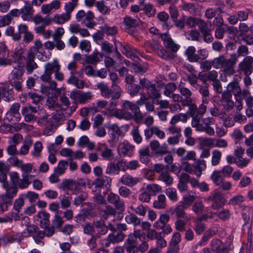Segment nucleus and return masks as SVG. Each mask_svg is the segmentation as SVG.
<instances>
[{
	"mask_svg": "<svg viewBox=\"0 0 253 253\" xmlns=\"http://www.w3.org/2000/svg\"><path fill=\"white\" fill-rule=\"evenodd\" d=\"M238 58L235 54L231 55L230 58L221 55L214 58V68L220 69L225 75L231 76L235 73L234 67L238 61Z\"/></svg>",
	"mask_w": 253,
	"mask_h": 253,
	"instance_id": "1",
	"label": "nucleus"
},
{
	"mask_svg": "<svg viewBox=\"0 0 253 253\" xmlns=\"http://www.w3.org/2000/svg\"><path fill=\"white\" fill-rule=\"evenodd\" d=\"M215 123V120L212 117H207L202 118V116L200 117L197 121H194L191 124L192 126L195 128L198 131H205L207 134L210 136L214 134V130L211 125H213Z\"/></svg>",
	"mask_w": 253,
	"mask_h": 253,
	"instance_id": "2",
	"label": "nucleus"
},
{
	"mask_svg": "<svg viewBox=\"0 0 253 253\" xmlns=\"http://www.w3.org/2000/svg\"><path fill=\"white\" fill-rule=\"evenodd\" d=\"M108 129L109 130V135L110 137L109 142L111 144H114L119 141L120 137H124L128 130V126H119L118 125L113 124L108 126Z\"/></svg>",
	"mask_w": 253,
	"mask_h": 253,
	"instance_id": "3",
	"label": "nucleus"
},
{
	"mask_svg": "<svg viewBox=\"0 0 253 253\" xmlns=\"http://www.w3.org/2000/svg\"><path fill=\"white\" fill-rule=\"evenodd\" d=\"M2 187L5 190V192L0 196L1 200L5 205L10 204L12 199L16 196L18 192V187L14 184L9 183H5L2 184Z\"/></svg>",
	"mask_w": 253,
	"mask_h": 253,
	"instance_id": "4",
	"label": "nucleus"
},
{
	"mask_svg": "<svg viewBox=\"0 0 253 253\" xmlns=\"http://www.w3.org/2000/svg\"><path fill=\"white\" fill-rule=\"evenodd\" d=\"M23 71L20 67L14 68L8 77V82L17 90L20 91L22 88V83L23 80L22 76Z\"/></svg>",
	"mask_w": 253,
	"mask_h": 253,
	"instance_id": "5",
	"label": "nucleus"
},
{
	"mask_svg": "<svg viewBox=\"0 0 253 253\" xmlns=\"http://www.w3.org/2000/svg\"><path fill=\"white\" fill-rule=\"evenodd\" d=\"M93 97L91 92H83L81 90L74 89L70 93V98L73 99L75 102L84 104L90 100Z\"/></svg>",
	"mask_w": 253,
	"mask_h": 253,
	"instance_id": "6",
	"label": "nucleus"
},
{
	"mask_svg": "<svg viewBox=\"0 0 253 253\" xmlns=\"http://www.w3.org/2000/svg\"><path fill=\"white\" fill-rule=\"evenodd\" d=\"M207 201H212L211 208L216 210L221 208L226 203V199L222 193L219 191H215L207 198Z\"/></svg>",
	"mask_w": 253,
	"mask_h": 253,
	"instance_id": "7",
	"label": "nucleus"
},
{
	"mask_svg": "<svg viewBox=\"0 0 253 253\" xmlns=\"http://www.w3.org/2000/svg\"><path fill=\"white\" fill-rule=\"evenodd\" d=\"M123 22L126 26L125 30L126 32L133 37H136V27L139 25V21L130 16H126L124 18Z\"/></svg>",
	"mask_w": 253,
	"mask_h": 253,
	"instance_id": "8",
	"label": "nucleus"
},
{
	"mask_svg": "<svg viewBox=\"0 0 253 253\" xmlns=\"http://www.w3.org/2000/svg\"><path fill=\"white\" fill-rule=\"evenodd\" d=\"M253 58L246 57L238 65V70L242 72L246 76L250 75L253 71Z\"/></svg>",
	"mask_w": 253,
	"mask_h": 253,
	"instance_id": "9",
	"label": "nucleus"
},
{
	"mask_svg": "<svg viewBox=\"0 0 253 253\" xmlns=\"http://www.w3.org/2000/svg\"><path fill=\"white\" fill-rule=\"evenodd\" d=\"M122 107L125 110L128 109L131 110L137 122H140L142 119V115L140 112L139 107L136 104L130 101L126 100L123 102Z\"/></svg>",
	"mask_w": 253,
	"mask_h": 253,
	"instance_id": "10",
	"label": "nucleus"
},
{
	"mask_svg": "<svg viewBox=\"0 0 253 253\" xmlns=\"http://www.w3.org/2000/svg\"><path fill=\"white\" fill-rule=\"evenodd\" d=\"M177 88L181 95L184 97V100L182 101V106H188L192 102L191 98L192 92L189 88L184 87V84L182 82H180Z\"/></svg>",
	"mask_w": 253,
	"mask_h": 253,
	"instance_id": "11",
	"label": "nucleus"
},
{
	"mask_svg": "<svg viewBox=\"0 0 253 253\" xmlns=\"http://www.w3.org/2000/svg\"><path fill=\"white\" fill-rule=\"evenodd\" d=\"M20 104L18 103H14L7 112V118L10 121L17 122L20 121L21 116L19 112Z\"/></svg>",
	"mask_w": 253,
	"mask_h": 253,
	"instance_id": "12",
	"label": "nucleus"
},
{
	"mask_svg": "<svg viewBox=\"0 0 253 253\" xmlns=\"http://www.w3.org/2000/svg\"><path fill=\"white\" fill-rule=\"evenodd\" d=\"M107 200L110 203L114 204L118 210L121 211H124L125 203L124 201L120 199L118 195L110 193L108 195Z\"/></svg>",
	"mask_w": 253,
	"mask_h": 253,
	"instance_id": "13",
	"label": "nucleus"
},
{
	"mask_svg": "<svg viewBox=\"0 0 253 253\" xmlns=\"http://www.w3.org/2000/svg\"><path fill=\"white\" fill-rule=\"evenodd\" d=\"M137 245L135 237L129 235L124 244V247L129 253H136L138 252Z\"/></svg>",
	"mask_w": 253,
	"mask_h": 253,
	"instance_id": "14",
	"label": "nucleus"
},
{
	"mask_svg": "<svg viewBox=\"0 0 253 253\" xmlns=\"http://www.w3.org/2000/svg\"><path fill=\"white\" fill-rule=\"evenodd\" d=\"M134 149V146L127 141H124L119 145L118 150L120 155L130 156Z\"/></svg>",
	"mask_w": 253,
	"mask_h": 253,
	"instance_id": "15",
	"label": "nucleus"
},
{
	"mask_svg": "<svg viewBox=\"0 0 253 253\" xmlns=\"http://www.w3.org/2000/svg\"><path fill=\"white\" fill-rule=\"evenodd\" d=\"M120 180L123 184L129 187H132L139 182L141 178L138 177H133L126 173L122 176Z\"/></svg>",
	"mask_w": 253,
	"mask_h": 253,
	"instance_id": "16",
	"label": "nucleus"
},
{
	"mask_svg": "<svg viewBox=\"0 0 253 253\" xmlns=\"http://www.w3.org/2000/svg\"><path fill=\"white\" fill-rule=\"evenodd\" d=\"M61 3L58 0H54L50 3L44 4L42 6V12L43 14H48L52 10H57L60 8Z\"/></svg>",
	"mask_w": 253,
	"mask_h": 253,
	"instance_id": "17",
	"label": "nucleus"
},
{
	"mask_svg": "<svg viewBox=\"0 0 253 253\" xmlns=\"http://www.w3.org/2000/svg\"><path fill=\"white\" fill-rule=\"evenodd\" d=\"M110 115L119 119H124L126 120H130L133 118L131 113L123 108V109H115Z\"/></svg>",
	"mask_w": 253,
	"mask_h": 253,
	"instance_id": "18",
	"label": "nucleus"
},
{
	"mask_svg": "<svg viewBox=\"0 0 253 253\" xmlns=\"http://www.w3.org/2000/svg\"><path fill=\"white\" fill-rule=\"evenodd\" d=\"M20 9L21 14H22L21 17L23 20L28 21L32 20L34 10L30 5L26 3Z\"/></svg>",
	"mask_w": 253,
	"mask_h": 253,
	"instance_id": "19",
	"label": "nucleus"
},
{
	"mask_svg": "<svg viewBox=\"0 0 253 253\" xmlns=\"http://www.w3.org/2000/svg\"><path fill=\"white\" fill-rule=\"evenodd\" d=\"M227 90L233 94L235 98H238L241 95V89L238 82L233 81L230 83L227 86Z\"/></svg>",
	"mask_w": 253,
	"mask_h": 253,
	"instance_id": "20",
	"label": "nucleus"
},
{
	"mask_svg": "<svg viewBox=\"0 0 253 253\" xmlns=\"http://www.w3.org/2000/svg\"><path fill=\"white\" fill-rule=\"evenodd\" d=\"M195 52L196 48L193 46H189L185 50L184 54L189 62H197L200 60V57Z\"/></svg>",
	"mask_w": 253,
	"mask_h": 253,
	"instance_id": "21",
	"label": "nucleus"
},
{
	"mask_svg": "<svg viewBox=\"0 0 253 253\" xmlns=\"http://www.w3.org/2000/svg\"><path fill=\"white\" fill-rule=\"evenodd\" d=\"M187 207L183 205H178L176 206L174 210V212L177 218H182L186 219L187 221L190 220L191 217L190 215H188L185 212V209Z\"/></svg>",
	"mask_w": 253,
	"mask_h": 253,
	"instance_id": "22",
	"label": "nucleus"
},
{
	"mask_svg": "<svg viewBox=\"0 0 253 253\" xmlns=\"http://www.w3.org/2000/svg\"><path fill=\"white\" fill-rule=\"evenodd\" d=\"M119 164L122 168L123 171H126L127 169L135 170L140 167V164L136 160H132L128 162L119 161Z\"/></svg>",
	"mask_w": 253,
	"mask_h": 253,
	"instance_id": "23",
	"label": "nucleus"
},
{
	"mask_svg": "<svg viewBox=\"0 0 253 253\" xmlns=\"http://www.w3.org/2000/svg\"><path fill=\"white\" fill-rule=\"evenodd\" d=\"M94 15L90 11L86 13V15L81 21V24L88 28H93L95 23L93 21Z\"/></svg>",
	"mask_w": 253,
	"mask_h": 253,
	"instance_id": "24",
	"label": "nucleus"
},
{
	"mask_svg": "<svg viewBox=\"0 0 253 253\" xmlns=\"http://www.w3.org/2000/svg\"><path fill=\"white\" fill-rule=\"evenodd\" d=\"M198 4L192 2H186L182 1L179 7L185 11L189 12L190 14H193L197 11L198 8Z\"/></svg>",
	"mask_w": 253,
	"mask_h": 253,
	"instance_id": "25",
	"label": "nucleus"
},
{
	"mask_svg": "<svg viewBox=\"0 0 253 253\" xmlns=\"http://www.w3.org/2000/svg\"><path fill=\"white\" fill-rule=\"evenodd\" d=\"M111 183V178L104 175L97 177L95 180V184L99 187L110 186Z\"/></svg>",
	"mask_w": 253,
	"mask_h": 253,
	"instance_id": "26",
	"label": "nucleus"
},
{
	"mask_svg": "<svg viewBox=\"0 0 253 253\" xmlns=\"http://www.w3.org/2000/svg\"><path fill=\"white\" fill-rule=\"evenodd\" d=\"M37 216L40 219V222L42 228H45L49 225L50 214L45 211H39Z\"/></svg>",
	"mask_w": 253,
	"mask_h": 253,
	"instance_id": "27",
	"label": "nucleus"
},
{
	"mask_svg": "<svg viewBox=\"0 0 253 253\" xmlns=\"http://www.w3.org/2000/svg\"><path fill=\"white\" fill-rule=\"evenodd\" d=\"M121 167L119 162L117 164L110 163L107 165L105 172L109 175L118 174L121 170Z\"/></svg>",
	"mask_w": 253,
	"mask_h": 253,
	"instance_id": "28",
	"label": "nucleus"
},
{
	"mask_svg": "<svg viewBox=\"0 0 253 253\" xmlns=\"http://www.w3.org/2000/svg\"><path fill=\"white\" fill-rule=\"evenodd\" d=\"M71 18V15L66 12L61 14H55L53 17V22L59 25H62L69 21Z\"/></svg>",
	"mask_w": 253,
	"mask_h": 253,
	"instance_id": "29",
	"label": "nucleus"
},
{
	"mask_svg": "<svg viewBox=\"0 0 253 253\" xmlns=\"http://www.w3.org/2000/svg\"><path fill=\"white\" fill-rule=\"evenodd\" d=\"M196 194L192 191H188L183 197L182 204L186 207L190 206L196 199Z\"/></svg>",
	"mask_w": 253,
	"mask_h": 253,
	"instance_id": "30",
	"label": "nucleus"
},
{
	"mask_svg": "<svg viewBox=\"0 0 253 253\" xmlns=\"http://www.w3.org/2000/svg\"><path fill=\"white\" fill-rule=\"evenodd\" d=\"M32 143V140L30 138H25L23 142V144L18 151V155H26L28 154Z\"/></svg>",
	"mask_w": 253,
	"mask_h": 253,
	"instance_id": "31",
	"label": "nucleus"
},
{
	"mask_svg": "<svg viewBox=\"0 0 253 253\" xmlns=\"http://www.w3.org/2000/svg\"><path fill=\"white\" fill-rule=\"evenodd\" d=\"M1 96L7 102L13 101L14 99L12 89L9 87H2Z\"/></svg>",
	"mask_w": 253,
	"mask_h": 253,
	"instance_id": "32",
	"label": "nucleus"
},
{
	"mask_svg": "<svg viewBox=\"0 0 253 253\" xmlns=\"http://www.w3.org/2000/svg\"><path fill=\"white\" fill-rule=\"evenodd\" d=\"M22 236L21 233H13L7 236H4V239H2L3 243L6 241V244H9L14 242H21L22 240Z\"/></svg>",
	"mask_w": 253,
	"mask_h": 253,
	"instance_id": "33",
	"label": "nucleus"
},
{
	"mask_svg": "<svg viewBox=\"0 0 253 253\" xmlns=\"http://www.w3.org/2000/svg\"><path fill=\"white\" fill-rule=\"evenodd\" d=\"M98 89H100L102 96L106 98L110 97L112 91L110 89L107 84L102 82L96 84Z\"/></svg>",
	"mask_w": 253,
	"mask_h": 253,
	"instance_id": "34",
	"label": "nucleus"
},
{
	"mask_svg": "<svg viewBox=\"0 0 253 253\" xmlns=\"http://www.w3.org/2000/svg\"><path fill=\"white\" fill-rule=\"evenodd\" d=\"M189 107L188 108V112L190 115V116L192 118V123H193L194 121H197L200 117L199 114L198 108L197 105L194 103H190L188 106Z\"/></svg>",
	"mask_w": 253,
	"mask_h": 253,
	"instance_id": "35",
	"label": "nucleus"
},
{
	"mask_svg": "<svg viewBox=\"0 0 253 253\" xmlns=\"http://www.w3.org/2000/svg\"><path fill=\"white\" fill-rule=\"evenodd\" d=\"M129 69L132 72L136 74H143L145 73L147 70V65L146 64L141 65H135L131 64L129 65Z\"/></svg>",
	"mask_w": 253,
	"mask_h": 253,
	"instance_id": "36",
	"label": "nucleus"
},
{
	"mask_svg": "<svg viewBox=\"0 0 253 253\" xmlns=\"http://www.w3.org/2000/svg\"><path fill=\"white\" fill-rule=\"evenodd\" d=\"M166 198L165 195L160 194L158 196L157 199L154 201L153 206L158 209H164L166 207Z\"/></svg>",
	"mask_w": 253,
	"mask_h": 253,
	"instance_id": "37",
	"label": "nucleus"
},
{
	"mask_svg": "<svg viewBox=\"0 0 253 253\" xmlns=\"http://www.w3.org/2000/svg\"><path fill=\"white\" fill-rule=\"evenodd\" d=\"M101 30L102 32L108 36H113L118 33V29L115 26H110L108 25L105 24L101 27Z\"/></svg>",
	"mask_w": 253,
	"mask_h": 253,
	"instance_id": "38",
	"label": "nucleus"
},
{
	"mask_svg": "<svg viewBox=\"0 0 253 253\" xmlns=\"http://www.w3.org/2000/svg\"><path fill=\"white\" fill-rule=\"evenodd\" d=\"M117 46H120V49L121 50L123 54H125L127 57L133 58L134 60H135L136 62L138 61V60H139V58L133 55L132 52L129 51L130 48L129 47L126 46L121 42H118V45Z\"/></svg>",
	"mask_w": 253,
	"mask_h": 253,
	"instance_id": "39",
	"label": "nucleus"
},
{
	"mask_svg": "<svg viewBox=\"0 0 253 253\" xmlns=\"http://www.w3.org/2000/svg\"><path fill=\"white\" fill-rule=\"evenodd\" d=\"M18 32L15 33V35L14 36L13 40L14 41L20 40L21 38V35L26 34L29 31L28 26L24 23L19 24L18 26Z\"/></svg>",
	"mask_w": 253,
	"mask_h": 253,
	"instance_id": "40",
	"label": "nucleus"
},
{
	"mask_svg": "<svg viewBox=\"0 0 253 253\" xmlns=\"http://www.w3.org/2000/svg\"><path fill=\"white\" fill-rule=\"evenodd\" d=\"M159 179L164 182L168 186L171 185L173 181L172 177L167 171L162 172L159 176Z\"/></svg>",
	"mask_w": 253,
	"mask_h": 253,
	"instance_id": "41",
	"label": "nucleus"
},
{
	"mask_svg": "<svg viewBox=\"0 0 253 253\" xmlns=\"http://www.w3.org/2000/svg\"><path fill=\"white\" fill-rule=\"evenodd\" d=\"M125 220L128 224H132L134 226L140 225L141 220L136 215L133 213L126 216Z\"/></svg>",
	"mask_w": 253,
	"mask_h": 253,
	"instance_id": "42",
	"label": "nucleus"
},
{
	"mask_svg": "<svg viewBox=\"0 0 253 253\" xmlns=\"http://www.w3.org/2000/svg\"><path fill=\"white\" fill-rule=\"evenodd\" d=\"M131 134L132 136L134 141L137 144H140L142 141V137L140 134L139 127L134 126L131 130Z\"/></svg>",
	"mask_w": 253,
	"mask_h": 253,
	"instance_id": "43",
	"label": "nucleus"
},
{
	"mask_svg": "<svg viewBox=\"0 0 253 253\" xmlns=\"http://www.w3.org/2000/svg\"><path fill=\"white\" fill-rule=\"evenodd\" d=\"M101 156L104 160L111 161L114 159V155L112 150L105 146L104 148L101 151Z\"/></svg>",
	"mask_w": 253,
	"mask_h": 253,
	"instance_id": "44",
	"label": "nucleus"
},
{
	"mask_svg": "<svg viewBox=\"0 0 253 253\" xmlns=\"http://www.w3.org/2000/svg\"><path fill=\"white\" fill-rule=\"evenodd\" d=\"M62 213V211H57V212L55 213L54 218L52 221V226L54 228H60L63 224L64 220L62 217L60 216Z\"/></svg>",
	"mask_w": 253,
	"mask_h": 253,
	"instance_id": "45",
	"label": "nucleus"
},
{
	"mask_svg": "<svg viewBox=\"0 0 253 253\" xmlns=\"http://www.w3.org/2000/svg\"><path fill=\"white\" fill-rule=\"evenodd\" d=\"M146 189L151 196H155L162 191L161 186L157 184H148Z\"/></svg>",
	"mask_w": 253,
	"mask_h": 253,
	"instance_id": "46",
	"label": "nucleus"
},
{
	"mask_svg": "<svg viewBox=\"0 0 253 253\" xmlns=\"http://www.w3.org/2000/svg\"><path fill=\"white\" fill-rule=\"evenodd\" d=\"M157 18L160 21L163 23V28L166 29H168L169 27V25L167 23V21L169 19V14L165 11H162L158 13Z\"/></svg>",
	"mask_w": 253,
	"mask_h": 253,
	"instance_id": "47",
	"label": "nucleus"
},
{
	"mask_svg": "<svg viewBox=\"0 0 253 253\" xmlns=\"http://www.w3.org/2000/svg\"><path fill=\"white\" fill-rule=\"evenodd\" d=\"M166 194L170 200L172 202H177L178 196L176 189L174 188H168L166 190Z\"/></svg>",
	"mask_w": 253,
	"mask_h": 253,
	"instance_id": "48",
	"label": "nucleus"
},
{
	"mask_svg": "<svg viewBox=\"0 0 253 253\" xmlns=\"http://www.w3.org/2000/svg\"><path fill=\"white\" fill-rule=\"evenodd\" d=\"M68 163L66 161H60L56 168L54 169V172L58 175H62L67 167Z\"/></svg>",
	"mask_w": 253,
	"mask_h": 253,
	"instance_id": "49",
	"label": "nucleus"
},
{
	"mask_svg": "<svg viewBox=\"0 0 253 253\" xmlns=\"http://www.w3.org/2000/svg\"><path fill=\"white\" fill-rule=\"evenodd\" d=\"M125 237V235L122 232H120L116 234H109L108 238L109 241L113 243H118L122 241Z\"/></svg>",
	"mask_w": 253,
	"mask_h": 253,
	"instance_id": "50",
	"label": "nucleus"
},
{
	"mask_svg": "<svg viewBox=\"0 0 253 253\" xmlns=\"http://www.w3.org/2000/svg\"><path fill=\"white\" fill-rule=\"evenodd\" d=\"M21 113L24 117V120L26 122H35L37 121V117L28 112V109L26 108H22L21 109Z\"/></svg>",
	"mask_w": 253,
	"mask_h": 253,
	"instance_id": "51",
	"label": "nucleus"
},
{
	"mask_svg": "<svg viewBox=\"0 0 253 253\" xmlns=\"http://www.w3.org/2000/svg\"><path fill=\"white\" fill-rule=\"evenodd\" d=\"M143 9L149 17L154 16L156 13L154 5L150 3L145 4Z\"/></svg>",
	"mask_w": 253,
	"mask_h": 253,
	"instance_id": "52",
	"label": "nucleus"
},
{
	"mask_svg": "<svg viewBox=\"0 0 253 253\" xmlns=\"http://www.w3.org/2000/svg\"><path fill=\"white\" fill-rule=\"evenodd\" d=\"M94 225L99 234L103 235L107 233L108 228L103 221H97L94 223Z\"/></svg>",
	"mask_w": 253,
	"mask_h": 253,
	"instance_id": "53",
	"label": "nucleus"
},
{
	"mask_svg": "<svg viewBox=\"0 0 253 253\" xmlns=\"http://www.w3.org/2000/svg\"><path fill=\"white\" fill-rule=\"evenodd\" d=\"M211 178L216 185H220L223 181V178L221 175V172L214 170L211 176Z\"/></svg>",
	"mask_w": 253,
	"mask_h": 253,
	"instance_id": "54",
	"label": "nucleus"
},
{
	"mask_svg": "<svg viewBox=\"0 0 253 253\" xmlns=\"http://www.w3.org/2000/svg\"><path fill=\"white\" fill-rule=\"evenodd\" d=\"M205 206L202 201H197L194 203L192 207V211L196 214H199L204 211Z\"/></svg>",
	"mask_w": 253,
	"mask_h": 253,
	"instance_id": "55",
	"label": "nucleus"
},
{
	"mask_svg": "<svg viewBox=\"0 0 253 253\" xmlns=\"http://www.w3.org/2000/svg\"><path fill=\"white\" fill-rule=\"evenodd\" d=\"M42 148V143L40 141H37L34 145V150L31 152L32 155L36 158L39 157Z\"/></svg>",
	"mask_w": 253,
	"mask_h": 253,
	"instance_id": "56",
	"label": "nucleus"
},
{
	"mask_svg": "<svg viewBox=\"0 0 253 253\" xmlns=\"http://www.w3.org/2000/svg\"><path fill=\"white\" fill-rule=\"evenodd\" d=\"M30 183L29 175L28 174L23 173L22 179L19 182L18 186L21 189H24L27 188Z\"/></svg>",
	"mask_w": 253,
	"mask_h": 253,
	"instance_id": "57",
	"label": "nucleus"
},
{
	"mask_svg": "<svg viewBox=\"0 0 253 253\" xmlns=\"http://www.w3.org/2000/svg\"><path fill=\"white\" fill-rule=\"evenodd\" d=\"M210 246L212 251L217 252H219L223 248L222 242L216 239H213L211 240Z\"/></svg>",
	"mask_w": 253,
	"mask_h": 253,
	"instance_id": "58",
	"label": "nucleus"
},
{
	"mask_svg": "<svg viewBox=\"0 0 253 253\" xmlns=\"http://www.w3.org/2000/svg\"><path fill=\"white\" fill-rule=\"evenodd\" d=\"M60 66L56 62L47 63L45 65V70L52 74L53 72L58 71Z\"/></svg>",
	"mask_w": 253,
	"mask_h": 253,
	"instance_id": "59",
	"label": "nucleus"
},
{
	"mask_svg": "<svg viewBox=\"0 0 253 253\" xmlns=\"http://www.w3.org/2000/svg\"><path fill=\"white\" fill-rule=\"evenodd\" d=\"M199 92L202 95V102L204 103H208L209 99L208 98L209 96V91L207 86H200Z\"/></svg>",
	"mask_w": 253,
	"mask_h": 253,
	"instance_id": "60",
	"label": "nucleus"
},
{
	"mask_svg": "<svg viewBox=\"0 0 253 253\" xmlns=\"http://www.w3.org/2000/svg\"><path fill=\"white\" fill-rule=\"evenodd\" d=\"M222 156L221 153L217 150H214L212 152L211 164L213 166L217 165L220 161Z\"/></svg>",
	"mask_w": 253,
	"mask_h": 253,
	"instance_id": "61",
	"label": "nucleus"
},
{
	"mask_svg": "<svg viewBox=\"0 0 253 253\" xmlns=\"http://www.w3.org/2000/svg\"><path fill=\"white\" fill-rule=\"evenodd\" d=\"M60 203L62 209L68 208L71 206V201L72 197L71 196H66L65 195L60 197Z\"/></svg>",
	"mask_w": 253,
	"mask_h": 253,
	"instance_id": "62",
	"label": "nucleus"
},
{
	"mask_svg": "<svg viewBox=\"0 0 253 253\" xmlns=\"http://www.w3.org/2000/svg\"><path fill=\"white\" fill-rule=\"evenodd\" d=\"M147 91L150 97L152 98L156 99L159 98L161 96L160 93L159 92L158 90L156 89L154 84H152L149 86V88L147 89Z\"/></svg>",
	"mask_w": 253,
	"mask_h": 253,
	"instance_id": "63",
	"label": "nucleus"
},
{
	"mask_svg": "<svg viewBox=\"0 0 253 253\" xmlns=\"http://www.w3.org/2000/svg\"><path fill=\"white\" fill-rule=\"evenodd\" d=\"M156 248L160 250L165 248L167 245L166 240L164 239V236L162 235V233L159 235L157 238L156 239Z\"/></svg>",
	"mask_w": 253,
	"mask_h": 253,
	"instance_id": "64",
	"label": "nucleus"
}]
</instances>
